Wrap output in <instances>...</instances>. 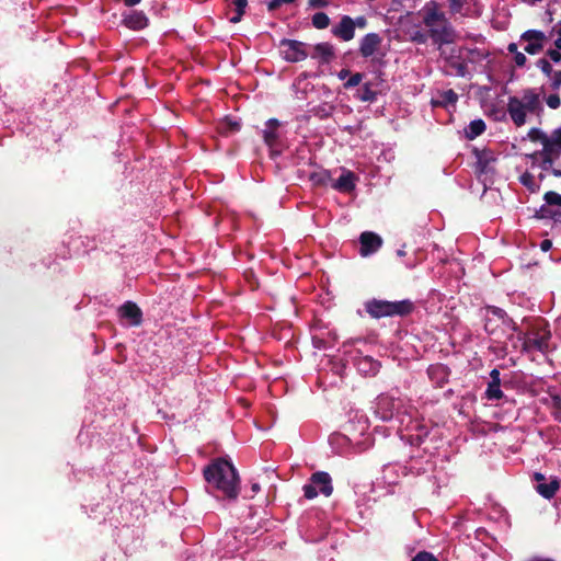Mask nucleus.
<instances>
[{
    "instance_id": "cd10ccee",
    "label": "nucleus",
    "mask_w": 561,
    "mask_h": 561,
    "mask_svg": "<svg viewBox=\"0 0 561 561\" xmlns=\"http://www.w3.org/2000/svg\"><path fill=\"white\" fill-rule=\"evenodd\" d=\"M548 135H546L542 130L539 128H531L528 131V138L531 141H539L542 145V148H545V144L547 141Z\"/></svg>"
},
{
    "instance_id": "b1692460",
    "label": "nucleus",
    "mask_w": 561,
    "mask_h": 561,
    "mask_svg": "<svg viewBox=\"0 0 561 561\" xmlns=\"http://www.w3.org/2000/svg\"><path fill=\"white\" fill-rule=\"evenodd\" d=\"M485 130V124L482 119L472 121L467 129V136L473 139Z\"/></svg>"
},
{
    "instance_id": "49530a36",
    "label": "nucleus",
    "mask_w": 561,
    "mask_h": 561,
    "mask_svg": "<svg viewBox=\"0 0 561 561\" xmlns=\"http://www.w3.org/2000/svg\"><path fill=\"white\" fill-rule=\"evenodd\" d=\"M355 27L358 26L360 28H364L366 26V19L364 16H358L354 20Z\"/></svg>"
},
{
    "instance_id": "a19ab883",
    "label": "nucleus",
    "mask_w": 561,
    "mask_h": 561,
    "mask_svg": "<svg viewBox=\"0 0 561 561\" xmlns=\"http://www.w3.org/2000/svg\"><path fill=\"white\" fill-rule=\"evenodd\" d=\"M514 60L517 66L523 67L526 64L527 58L523 53L518 51L514 55Z\"/></svg>"
},
{
    "instance_id": "c03bdc74",
    "label": "nucleus",
    "mask_w": 561,
    "mask_h": 561,
    "mask_svg": "<svg viewBox=\"0 0 561 561\" xmlns=\"http://www.w3.org/2000/svg\"><path fill=\"white\" fill-rule=\"evenodd\" d=\"M261 490V486L257 482H252L251 483V494L247 495V497L251 499L253 497L256 493H259Z\"/></svg>"
},
{
    "instance_id": "09e8293b",
    "label": "nucleus",
    "mask_w": 561,
    "mask_h": 561,
    "mask_svg": "<svg viewBox=\"0 0 561 561\" xmlns=\"http://www.w3.org/2000/svg\"><path fill=\"white\" fill-rule=\"evenodd\" d=\"M141 0H124V4L126 7H134L136 4H138Z\"/></svg>"
},
{
    "instance_id": "603ef678",
    "label": "nucleus",
    "mask_w": 561,
    "mask_h": 561,
    "mask_svg": "<svg viewBox=\"0 0 561 561\" xmlns=\"http://www.w3.org/2000/svg\"><path fill=\"white\" fill-rule=\"evenodd\" d=\"M348 73H350V72H348V70L342 69V70L339 72L337 77H339L341 80H343V79H345V78L348 76Z\"/></svg>"
},
{
    "instance_id": "a878e982",
    "label": "nucleus",
    "mask_w": 561,
    "mask_h": 561,
    "mask_svg": "<svg viewBox=\"0 0 561 561\" xmlns=\"http://www.w3.org/2000/svg\"><path fill=\"white\" fill-rule=\"evenodd\" d=\"M358 368L362 371L374 375L378 371V364L369 357H364L358 362Z\"/></svg>"
},
{
    "instance_id": "3c124183",
    "label": "nucleus",
    "mask_w": 561,
    "mask_h": 561,
    "mask_svg": "<svg viewBox=\"0 0 561 561\" xmlns=\"http://www.w3.org/2000/svg\"><path fill=\"white\" fill-rule=\"evenodd\" d=\"M507 49H508V51H510V53H513L514 55H515L516 53H518V50H517V45H516L515 43H511V44L508 45Z\"/></svg>"
},
{
    "instance_id": "aec40b11",
    "label": "nucleus",
    "mask_w": 561,
    "mask_h": 561,
    "mask_svg": "<svg viewBox=\"0 0 561 561\" xmlns=\"http://www.w3.org/2000/svg\"><path fill=\"white\" fill-rule=\"evenodd\" d=\"M545 152L550 156L561 154V126L554 129L550 136L547 137L545 144Z\"/></svg>"
},
{
    "instance_id": "2eb2a0df",
    "label": "nucleus",
    "mask_w": 561,
    "mask_h": 561,
    "mask_svg": "<svg viewBox=\"0 0 561 561\" xmlns=\"http://www.w3.org/2000/svg\"><path fill=\"white\" fill-rule=\"evenodd\" d=\"M381 44V37L377 33H368L359 44V53L363 57L368 58L376 54Z\"/></svg>"
},
{
    "instance_id": "bf43d9fd",
    "label": "nucleus",
    "mask_w": 561,
    "mask_h": 561,
    "mask_svg": "<svg viewBox=\"0 0 561 561\" xmlns=\"http://www.w3.org/2000/svg\"><path fill=\"white\" fill-rule=\"evenodd\" d=\"M333 439H346L344 436H341V435H336L333 437Z\"/></svg>"
},
{
    "instance_id": "0eeeda50",
    "label": "nucleus",
    "mask_w": 561,
    "mask_h": 561,
    "mask_svg": "<svg viewBox=\"0 0 561 561\" xmlns=\"http://www.w3.org/2000/svg\"><path fill=\"white\" fill-rule=\"evenodd\" d=\"M403 401L400 398L383 394L378 398L376 413L383 421L391 420L402 412Z\"/></svg>"
},
{
    "instance_id": "7c9ffc66",
    "label": "nucleus",
    "mask_w": 561,
    "mask_h": 561,
    "mask_svg": "<svg viewBox=\"0 0 561 561\" xmlns=\"http://www.w3.org/2000/svg\"><path fill=\"white\" fill-rule=\"evenodd\" d=\"M545 201L549 205H556L561 207V195L559 193L549 191L545 194Z\"/></svg>"
},
{
    "instance_id": "a18cd8bd",
    "label": "nucleus",
    "mask_w": 561,
    "mask_h": 561,
    "mask_svg": "<svg viewBox=\"0 0 561 561\" xmlns=\"http://www.w3.org/2000/svg\"><path fill=\"white\" fill-rule=\"evenodd\" d=\"M551 247H552V242L548 239L542 240L540 243V248L545 252L549 251L551 249Z\"/></svg>"
},
{
    "instance_id": "9b49d317",
    "label": "nucleus",
    "mask_w": 561,
    "mask_h": 561,
    "mask_svg": "<svg viewBox=\"0 0 561 561\" xmlns=\"http://www.w3.org/2000/svg\"><path fill=\"white\" fill-rule=\"evenodd\" d=\"M118 314L122 319L128 321L133 327H139L142 323V311L133 301H126L118 308Z\"/></svg>"
},
{
    "instance_id": "f257e3e1",
    "label": "nucleus",
    "mask_w": 561,
    "mask_h": 561,
    "mask_svg": "<svg viewBox=\"0 0 561 561\" xmlns=\"http://www.w3.org/2000/svg\"><path fill=\"white\" fill-rule=\"evenodd\" d=\"M241 492V479L231 459H213V499L222 508L236 504Z\"/></svg>"
},
{
    "instance_id": "864d4df0",
    "label": "nucleus",
    "mask_w": 561,
    "mask_h": 561,
    "mask_svg": "<svg viewBox=\"0 0 561 561\" xmlns=\"http://www.w3.org/2000/svg\"><path fill=\"white\" fill-rule=\"evenodd\" d=\"M241 16H242V14H238V12H237L236 15L230 18V22L238 23L241 20Z\"/></svg>"
},
{
    "instance_id": "bb28decb",
    "label": "nucleus",
    "mask_w": 561,
    "mask_h": 561,
    "mask_svg": "<svg viewBox=\"0 0 561 561\" xmlns=\"http://www.w3.org/2000/svg\"><path fill=\"white\" fill-rule=\"evenodd\" d=\"M520 183L526 186L529 191L536 192L539 188L534 175L529 172H525L519 178Z\"/></svg>"
},
{
    "instance_id": "4c0bfd02",
    "label": "nucleus",
    "mask_w": 561,
    "mask_h": 561,
    "mask_svg": "<svg viewBox=\"0 0 561 561\" xmlns=\"http://www.w3.org/2000/svg\"><path fill=\"white\" fill-rule=\"evenodd\" d=\"M295 0H271L268 2V10H276L284 4L293 3Z\"/></svg>"
},
{
    "instance_id": "4468645a",
    "label": "nucleus",
    "mask_w": 561,
    "mask_h": 561,
    "mask_svg": "<svg viewBox=\"0 0 561 561\" xmlns=\"http://www.w3.org/2000/svg\"><path fill=\"white\" fill-rule=\"evenodd\" d=\"M360 255L368 256L376 252L382 244L381 238L374 232H363L359 238Z\"/></svg>"
},
{
    "instance_id": "a211bd4d",
    "label": "nucleus",
    "mask_w": 561,
    "mask_h": 561,
    "mask_svg": "<svg viewBox=\"0 0 561 561\" xmlns=\"http://www.w3.org/2000/svg\"><path fill=\"white\" fill-rule=\"evenodd\" d=\"M123 23L126 27L138 31L147 26L148 19L140 11H131L130 13L124 15Z\"/></svg>"
},
{
    "instance_id": "423d86ee",
    "label": "nucleus",
    "mask_w": 561,
    "mask_h": 561,
    "mask_svg": "<svg viewBox=\"0 0 561 561\" xmlns=\"http://www.w3.org/2000/svg\"><path fill=\"white\" fill-rule=\"evenodd\" d=\"M484 329L488 333L494 334L499 323L512 328L513 331H516V325L514 321L507 318L505 311L501 308L489 306L484 309Z\"/></svg>"
},
{
    "instance_id": "37998d69",
    "label": "nucleus",
    "mask_w": 561,
    "mask_h": 561,
    "mask_svg": "<svg viewBox=\"0 0 561 561\" xmlns=\"http://www.w3.org/2000/svg\"><path fill=\"white\" fill-rule=\"evenodd\" d=\"M203 476L206 482L210 483V462L206 463L203 468Z\"/></svg>"
},
{
    "instance_id": "e433bc0d",
    "label": "nucleus",
    "mask_w": 561,
    "mask_h": 561,
    "mask_svg": "<svg viewBox=\"0 0 561 561\" xmlns=\"http://www.w3.org/2000/svg\"><path fill=\"white\" fill-rule=\"evenodd\" d=\"M411 561H438L432 553L430 552H419Z\"/></svg>"
},
{
    "instance_id": "7ed1b4c3",
    "label": "nucleus",
    "mask_w": 561,
    "mask_h": 561,
    "mask_svg": "<svg viewBox=\"0 0 561 561\" xmlns=\"http://www.w3.org/2000/svg\"><path fill=\"white\" fill-rule=\"evenodd\" d=\"M542 110L541 93L535 89H526L520 98L511 96L507 102V112L518 127L526 124L527 113L540 115Z\"/></svg>"
},
{
    "instance_id": "c85d7f7f",
    "label": "nucleus",
    "mask_w": 561,
    "mask_h": 561,
    "mask_svg": "<svg viewBox=\"0 0 561 561\" xmlns=\"http://www.w3.org/2000/svg\"><path fill=\"white\" fill-rule=\"evenodd\" d=\"M440 103L444 105H454L458 100V94L454 90L444 91L440 95Z\"/></svg>"
},
{
    "instance_id": "20e7f679",
    "label": "nucleus",
    "mask_w": 561,
    "mask_h": 561,
    "mask_svg": "<svg viewBox=\"0 0 561 561\" xmlns=\"http://www.w3.org/2000/svg\"><path fill=\"white\" fill-rule=\"evenodd\" d=\"M366 311L376 319L383 317L405 316L413 309L410 300L388 301L373 299L365 304Z\"/></svg>"
},
{
    "instance_id": "c9c22d12",
    "label": "nucleus",
    "mask_w": 561,
    "mask_h": 561,
    "mask_svg": "<svg viewBox=\"0 0 561 561\" xmlns=\"http://www.w3.org/2000/svg\"><path fill=\"white\" fill-rule=\"evenodd\" d=\"M311 179L317 184H327V182L330 180V174L328 172H320L313 174Z\"/></svg>"
},
{
    "instance_id": "f8f14e48",
    "label": "nucleus",
    "mask_w": 561,
    "mask_h": 561,
    "mask_svg": "<svg viewBox=\"0 0 561 561\" xmlns=\"http://www.w3.org/2000/svg\"><path fill=\"white\" fill-rule=\"evenodd\" d=\"M332 34L344 42H348L355 36V22L348 15H343L340 23L332 27Z\"/></svg>"
},
{
    "instance_id": "39448f33",
    "label": "nucleus",
    "mask_w": 561,
    "mask_h": 561,
    "mask_svg": "<svg viewBox=\"0 0 561 561\" xmlns=\"http://www.w3.org/2000/svg\"><path fill=\"white\" fill-rule=\"evenodd\" d=\"M304 495L308 500L314 499L319 493L330 496L333 492L332 480L324 471L316 472L310 478V483L305 484Z\"/></svg>"
},
{
    "instance_id": "ddd939ff",
    "label": "nucleus",
    "mask_w": 561,
    "mask_h": 561,
    "mask_svg": "<svg viewBox=\"0 0 561 561\" xmlns=\"http://www.w3.org/2000/svg\"><path fill=\"white\" fill-rule=\"evenodd\" d=\"M534 478L539 482L536 486L537 492L545 499H552L559 490V479L557 477H552L549 482H545V476L539 472H536Z\"/></svg>"
},
{
    "instance_id": "5fc2aeb1",
    "label": "nucleus",
    "mask_w": 561,
    "mask_h": 561,
    "mask_svg": "<svg viewBox=\"0 0 561 561\" xmlns=\"http://www.w3.org/2000/svg\"><path fill=\"white\" fill-rule=\"evenodd\" d=\"M551 172L556 178H561V169L551 168Z\"/></svg>"
},
{
    "instance_id": "6e6552de",
    "label": "nucleus",
    "mask_w": 561,
    "mask_h": 561,
    "mask_svg": "<svg viewBox=\"0 0 561 561\" xmlns=\"http://www.w3.org/2000/svg\"><path fill=\"white\" fill-rule=\"evenodd\" d=\"M282 55L286 61L297 62L307 58L305 44L293 39H283L280 42Z\"/></svg>"
},
{
    "instance_id": "ea45409f",
    "label": "nucleus",
    "mask_w": 561,
    "mask_h": 561,
    "mask_svg": "<svg viewBox=\"0 0 561 561\" xmlns=\"http://www.w3.org/2000/svg\"><path fill=\"white\" fill-rule=\"evenodd\" d=\"M233 4L236 8V12H238V14L243 15L245 8L248 5V1L247 0H234Z\"/></svg>"
},
{
    "instance_id": "f03ea898",
    "label": "nucleus",
    "mask_w": 561,
    "mask_h": 561,
    "mask_svg": "<svg viewBox=\"0 0 561 561\" xmlns=\"http://www.w3.org/2000/svg\"><path fill=\"white\" fill-rule=\"evenodd\" d=\"M422 12L423 23L427 27L428 35L439 49L443 45L453 44L457 41V32L436 1L427 2Z\"/></svg>"
},
{
    "instance_id": "c756f323",
    "label": "nucleus",
    "mask_w": 561,
    "mask_h": 561,
    "mask_svg": "<svg viewBox=\"0 0 561 561\" xmlns=\"http://www.w3.org/2000/svg\"><path fill=\"white\" fill-rule=\"evenodd\" d=\"M536 65L547 77H550L552 75V66L548 59L540 58L537 60Z\"/></svg>"
},
{
    "instance_id": "1a4fd4ad",
    "label": "nucleus",
    "mask_w": 561,
    "mask_h": 561,
    "mask_svg": "<svg viewBox=\"0 0 561 561\" xmlns=\"http://www.w3.org/2000/svg\"><path fill=\"white\" fill-rule=\"evenodd\" d=\"M520 39L526 43L524 50L530 55H536L542 50L546 35L541 31L528 30L522 34Z\"/></svg>"
},
{
    "instance_id": "9d476101",
    "label": "nucleus",
    "mask_w": 561,
    "mask_h": 561,
    "mask_svg": "<svg viewBox=\"0 0 561 561\" xmlns=\"http://www.w3.org/2000/svg\"><path fill=\"white\" fill-rule=\"evenodd\" d=\"M548 334H542L540 336L535 337H526L522 333H518L517 341L513 342V346L517 347V343H520L523 351H531V350H538L540 352H543L548 348Z\"/></svg>"
},
{
    "instance_id": "72a5a7b5",
    "label": "nucleus",
    "mask_w": 561,
    "mask_h": 561,
    "mask_svg": "<svg viewBox=\"0 0 561 561\" xmlns=\"http://www.w3.org/2000/svg\"><path fill=\"white\" fill-rule=\"evenodd\" d=\"M430 35L422 31H415L411 34V39L419 44H425Z\"/></svg>"
},
{
    "instance_id": "473e14b6",
    "label": "nucleus",
    "mask_w": 561,
    "mask_h": 561,
    "mask_svg": "<svg viewBox=\"0 0 561 561\" xmlns=\"http://www.w3.org/2000/svg\"><path fill=\"white\" fill-rule=\"evenodd\" d=\"M549 78L551 81V88L556 91L559 90L561 87V70L553 71Z\"/></svg>"
},
{
    "instance_id": "4be33fe9",
    "label": "nucleus",
    "mask_w": 561,
    "mask_h": 561,
    "mask_svg": "<svg viewBox=\"0 0 561 561\" xmlns=\"http://www.w3.org/2000/svg\"><path fill=\"white\" fill-rule=\"evenodd\" d=\"M278 122L275 118H271L266 123V128L263 130V137L267 145L272 146L277 138L276 128Z\"/></svg>"
},
{
    "instance_id": "f704fd0d",
    "label": "nucleus",
    "mask_w": 561,
    "mask_h": 561,
    "mask_svg": "<svg viewBox=\"0 0 561 561\" xmlns=\"http://www.w3.org/2000/svg\"><path fill=\"white\" fill-rule=\"evenodd\" d=\"M546 103L547 105L552 108V110H557L560 104H561V100L559 98L558 94H550L547 99H546Z\"/></svg>"
},
{
    "instance_id": "dca6fc26",
    "label": "nucleus",
    "mask_w": 561,
    "mask_h": 561,
    "mask_svg": "<svg viewBox=\"0 0 561 561\" xmlns=\"http://www.w3.org/2000/svg\"><path fill=\"white\" fill-rule=\"evenodd\" d=\"M335 56L334 47L330 43H319L313 47L311 58L322 64H329Z\"/></svg>"
},
{
    "instance_id": "8fccbe9b",
    "label": "nucleus",
    "mask_w": 561,
    "mask_h": 561,
    "mask_svg": "<svg viewBox=\"0 0 561 561\" xmlns=\"http://www.w3.org/2000/svg\"><path fill=\"white\" fill-rule=\"evenodd\" d=\"M553 31L557 33V37H561V21L554 25Z\"/></svg>"
},
{
    "instance_id": "58836bf2",
    "label": "nucleus",
    "mask_w": 561,
    "mask_h": 561,
    "mask_svg": "<svg viewBox=\"0 0 561 561\" xmlns=\"http://www.w3.org/2000/svg\"><path fill=\"white\" fill-rule=\"evenodd\" d=\"M547 56L549 57V59L554 62V64H559L561 61V51L560 50H557V49H549L547 51Z\"/></svg>"
},
{
    "instance_id": "412c9836",
    "label": "nucleus",
    "mask_w": 561,
    "mask_h": 561,
    "mask_svg": "<svg viewBox=\"0 0 561 561\" xmlns=\"http://www.w3.org/2000/svg\"><path fill=\"white\" fill-rule=\"evenodd\" d=\"M477 170L479 173H486L490 171L491 164L495 161V156L490 150H476Z\"/></svg>"
},
{
    "instance_id": "393cba45",
    "label": "nucleus",
    "mask_w": 561,
    "mask_h": 561,
    "mask_svg": "<svg viewBox=\"0 0 561 561\" xmlns=\"http://www.w3.org/2000/svg\"><path fill=\"white\" fill-rule=\"evenodd\" d=\"M312 25L318 30L327 28L330 25V18L324 12H317L312 16Z\"/></svg>"
},
{
    "instance_id": "2f4dec72",
    "label": "nucleus",
    "mask_w": 561,
    "mask_h": 561,
    "mask_svg": "<svg viewBox=\"0 0 561 561\" xmlns=\"http://www.w3.org/2000/svg\"><path fill=\"white\" fill-rule=\"evenodd\" d=\"M362 80H363V75L362 73H359V72L354 73L345 82L344 87L346 89L356 87V85H358L362 82Z\"/></svg>"
},
{
    "instance_id": "79ce46f5",
    "label": "nucleus",
    "mask_w": 561,
    "mask_h": 561,
    "mask_svg": "<svg viewBox=\"0 0 561 561\" xmlns=\"http://www.w3.org/2000/svg\"><path fill=\"white\" fill-rule=\"evenodd\" d=\"M309 5L312 8H324L328 5L327 0H309Z\"/></svg>"
},
{
    "instance_id": "4d7b16f0",
    "label": "nucleus",
    "mask_w": 561,
    "mask_h": 561,
    "mask_svg": "<svg viewBox=\"0 0 561 561\" xmlns=\"http://www.w3.org/2000/svg\"><path fill=\"white\" fill-rule=\"evenodd\" d=\"M412 443H414V440H413ZM415 443H416V444H419V445L422 443V436H421V434L416 436V438H415Z\"/></svg>"
},
{
    "instance_id": "6ab92c4d",
    "label": "nucleus",
    "mask_w": 561,
    "mask_h": 561,
    "mask_svg": "<svg viewBox=\"0 0 561 561\" xmlns=\"http://www.w3.org/2000/svg\"><path fill=\"white\" fill-rule=\"evenodd\" d=\"M490 377L491 381L488 385L485 396L489 400H499L503 397V391L501 390L500 371L497 369H492Z\"/></svg>"
},
{
    "instance_id": "6e6d98bb",
    "label": "nucleus",
    "mask_w": 561,
    "mask_h": 561,
    "mask_svg": "<svg viewBox=\"0 0 561 561\" xmlns=\"http://www.w3.org/2000/svg\"><path fill=\"white\" fill-rule=\"evenodd\" d=\"M554 46L557 47V50H561V37H557Z\"/></svg>"
},
{
    "instance_id": "de8ad7c7",
    "label": "nucleus",
    "mask_w": 561,
    "mask_h": 561,
    "mask_svg": "<svg viewBox=\"0 0 561 561\" xmlns=\"http://www.w3.org/2000/svg\"><path fill=\"white\" fill-rule=\"evenodd\" d=\"M373 99H374V93L369 89H366L364 94L360 96L362 101H371Z\"/></svg>"
},
{
    "instance_id": "5701e85b",
    "label": "nucleus",
    "mask_w": 561,
    "mask_h": 561,
    "mask_svg": "<svg viewBox=\"0 0 561 561\" xmlns=\"http://www.w3.org/2000/svg\"><path fill=\"white\" fill-rule=\"evenodd\" d=\"M538 157H541L542 160L540 162V168L543 171H549L552 168L553 161L559 158V156H550L545 152V149H541L540 151L534 152L529 154V158L533 160L537 159Z\"/></svg>"
},
{
    "instance_id": "f3484780",
    "label": "nucleus",
    "mask_w": 561,
    "mask_h": 561,
    "mask_svg": "<svg viewBox=\"0 0 561 561\" xmlns=\"http://www.w3.org/2000/svg\"><path fill=\"white\" fill-rule=\"evenodd\" d=\"M355 174L352 171L343 170L342 174L331 186L339 192H351L355 188Z\"/></svg>"
},
{
    "instance_id": "13d9d810",
    "label": "nucleus",
    "mask_w": 561,
    "mask_h": 561,
    "mask_svg": "<svg viewBox=\"0 0 561 561\" xmlns=\"http://www.w3.org/2000/svg\"><path fill=\"white\" fill-rule=\"evenodd\" d=\"M397 254L399 256H403V255H405V251L403 249H400V250L397 251Z\"/></svg>"
}]
</instances>
